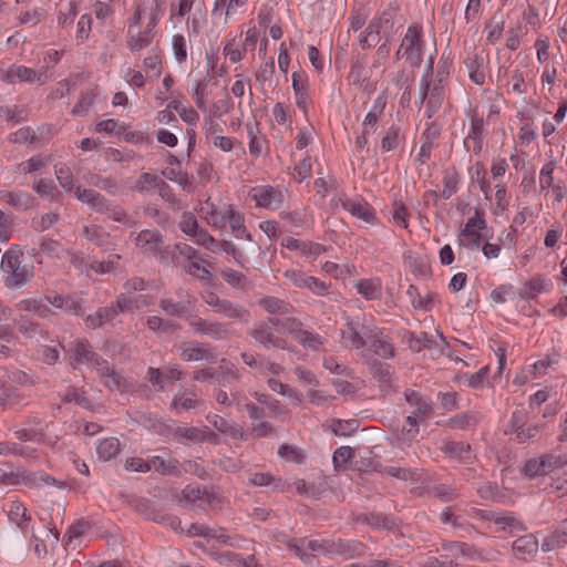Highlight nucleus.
<instances>
[{
    "mask_svg": "<svg viewBox=\"0 0 567 567\" xmlns=\"http://www.w3.org/2000/svg\"><path fill=\"white\" fill-rule=\"evenodd\" d=\"M460 175L456 169H446L443 177V189L440 194L435 190L431 192L433 196H440L444 199L451 198L458 189Z\"/></svg>",
    "mask_w": 567,
    "mask_h": 567,
    "instance_id": "35",
    "label": "nucleus"
},
{
    "mask_svg": "<svg viewBox=\"0 0 567 567\" xmlns=\"http://www.w3.org/2000/svg\"><path fill=\"white\" fill-rule=\"evenodd\" d=\"M362 520L377 529L392 530L396 527L395 518L383 514H364Z\"/></svg>",
    "mask_w": 567,
    "mask_h": 567,
    "instance_id": "41",
    "label": "nucleus"
},
{
    "mask_svg": "<svg viewBox=\"0 0 567 567\" xmlns=\"http://www.w3.org/2000/svg\"><path fill=\"white\" fill-rule=\"evenodd\" d=\"M427 493L444 503L451 502L458 496L456 489L446 484H435L429 487Z\"/></svg>",
    "mask_w": 567,
    "mask_h": 567,
    "instance_id": "55",
    "label": "nucleus"
},
{
    "mask_svg": "<svg viewBox=\"0 0 567 567\" xmlns=\"http://www.w3.org/2000/svg\"><path fill=\"white\" fill-rule=\"evenodd\" d=\"M373 338H368L367 344L374 354L384 359L394 357V347L391 341L383 336V331L377 327L372 328Z\"/></svg>",
    "mask_w": 567,
    "mask_h": 567,
    "instance_id": "17",
    "label": "nucleus"
},
{
    "mask_svg": "<svg viewBox=\"0 0 567 567\" xmlns=\"http://www.w3.org/2000/svg\"><path fill=\"white\" fill-rule=\"evenodd\" d=\"M121 256L117 254L111 255L107 260L99 261L94 260L89 264V269L95 274H107L118 269Z\"/></svg>",
    "mask_w": 567,
    "mask_h": 567,
    "instance_id": "49",
    "label": "nucleus"
},
{
    "mask_svg": "<svg viewBox=\"0 0 567 567\" xmlns=\"http://www.w3.org/2000/svg\"><path fill=\"white\" fill-rule=\"evenodd\" d=\"M221 278L231 287L238 289H245L248 284L247 277L238 271L230 268H227L221 271Z\"/></svg>",
    "mask_w": 567,
    "mask_h": 567,
    "instance_id": "57",
    "label": "nucleus"
},
{
    "mask_svg": "<svg viewBox=\"0 0 567 567\" xmlns=\"http://www.w3.org/2000/svg\"><path fill=\"white\" fill-rule=\"evenodd\" d=\"M114 303L120 312H131L147 305L144 296H133L127 291L120 293Z\"/></svg>",
    "mask_w": 567,
    "mask_h": 567,
    "instance_id": "34",
    "label": "nucleus"
},
{
    "mask_svg": "<svg viewBox=\"0 0 567 567\" xmlns=\"http://www.w3.org/2000/svg\"><path fill=\"white\" fill-rule=\"evenodd\" d=\"M370 371L383 393H390L392 389L391 365L379 360H373L370 364Z\"/></svg>",
    "mask_w": 567,
    "mask_h": 567,
    "instance_id": "24",
    "label": "nucleus"
},
{
    "mask_svg": "<svg viewBox=\"0 0 567 567\" xmlns=\"http://www.w3.org/2000/svg\"><path fill=\"white\" fill-rule=\"evenodd\" d=\"M167 109L176 111L181 118L188 125H196L199 120V114L192 106H186L178 100H172L167 104Z\"/></svg>",
    "mask_w": 567,
    "mask_h": 567,
    "instance_id": "43",
    "label": "nucleus"
},
{
    "mask_svg": "<svg viewBox=\"0 0 567 567\" xmlns=\"http://www.w3.org/2000/svg\"><path fill=\"white\" fill-rule=\"evenodd\" d=\"M365 546L359 540L336 539L334 556L344 558L361 557L364 554Z\"/></svg>",
    "mask_w": 567,
    "mask_h": 567,
    "instance_id": "32",
    "label": "nucleus"
},
{
    "mask_svg": "<svg viewBox=\"0 0 567 567\" xmlns=\"http://www.w3.org/2000/svg\"><path fill=\"white\" fill-rule=\"evenodd\" d=\"M207 421L220 433L230 436L233 440H243V429L234 422H229L218 414L207 415Z\"/></svg>",
    "mask_w": 567,
    "mask_h": 567,
    "instance_id": "28",
    "label": "nucleus"
},
{
    "mask_svg": "<svg viewBox=\"0 0 567 567\" xmlns=\"http://www.w3.org/2000/svg\"><path fill=\"white\" fill-rule=\"evenodd\" d=\"M442 549L452 553V555L466 556L471 559L483 560V553L474 545L464 542L449 540L442 543Z\"/></svg>",
    "mask_w": 567,
    "mask_h": 567,
    "instance_id": "27",
    "label": "nucleus"
},
{
    "mask_svg": "<svg viewBox=\"0 0 567 567\" xmlns=\"http://www.w3.org/2000/svg\"><path fill=\"white\" fill-rule=\"evenodd\" d=\"M205 336L214 340H226L229 338L230 331L224 322L208 321Z\"/></svg>",
    "mask_w": 567,
    "mask_h": 567,
    "instance_id": "58",
    "label": "nucleus"
},
{
    "mask_svg": "<svg viewBox=\"0 0 567 567\" xmlns=\"http://www.w3.org/2000/svg\"><path fill=\"white\" fill-rule=\"evenodd\" d=\"M482 416L476 411H466L454 415L447 421V426L458 430H472L478 425Z\"/></svg>",
    "mask_w": 567,
    "mask_h": 567,
    "instance_id": "31",
    "label": "nucleus"
},
{
    "mask_svg": "<svg viewBox=\"0 0 567 567\" xmlns=\"http://www.w3.org/2000/svg\"><path fill=\"white\" fill-rule=\"evenodd\" d=\"M182 375L183 372L177 365H166L162 369L150 367L145 379L156 391H163L166 382L181 380Z\"/></svg>",
    "mask_w": 567,
    "mask_h": 567,
    "instance_id": "7",
    "label": "nucleus"
},
{
    "mask_svg": "<svg viewBox=\"0 0 567 567\" xmlns=\"http://www.w3.org/2000/svg\"><path fill=\"white\" fill-rule=\"evenodd\" d=\"M23 252L18 245H12L2 257V269L9 275L7 286L16 288L29 282L33 278V266L23 264Z\"/></svg>",
    "mask_w": 567,
    "mask_h": 567,
    "instance_id": "1",
    "label": "nucleus"
},
{
    "mask_svg": "<svg viewBox=\"0 0 567 567\" xmlns=\"http://www.w3.org/2000/svg\"><path fill=\"white\" fill-rule=\"evenodd\" d=\"M135 245L144 252L155 255L164 245L163 235L157 229H145L138 233Z\"/></svg>",
    "mask_w": 567,
    "mask_h": 567,
    "instance_id": "13",
    "label": "nucleus"
},
{
    "mask_svg": "<svg viewBox=\"0 0 567 567\" xmlns=\"http://www.w3.org/2000/svg\"><path fill=\"white\" fill-rule=\"evenodd\" d=\"M372 326L359 318H347L344 329L341 330V341L346 348L361 349L367 344L368 338H373Z\"/></svg>",
    "mask_w": 567,
    "mask_h": 567,
    "instance_id": "3",
    "label": "nucleus"
},
{
    "mask_svg": "<svg viewBox=\"0 0 567 567\" xmlns=\"http://www.w3.org/2000/svg\"><path fill=\"white\" fill-rule=\"evenodd\" d=\"M336 539H321V540H309L306 545V549L311 551L321 553L329 556H334Z\"/></svg>",
    "mask_w": 567,
    "mask_h": 567,
    "instance_id": "60",
    "label": "nucleus"
},
{
    "mask_svg": "<svg viewBox=\"0 0 567 567\" xmlns=\"http://www.w3.org/2000/svg\"><path fill=\"white\" fill-rule=\"evenodd\" d=\"M403 340L414 352H420L424 348L431 349L434 343L433 339L426 332H420L416 334L411 331H405Z\"/></svg>",
    "mask_w": 567,
    "mask_h": 567,
    "instance_id": "36",
    "label": "nucleus"
},
{
    "mask_svg": "<svg viewBox=\"0 0 567 567\" xmlns=\"http://www.w3.org/2000/svg\"><path fill=\"white\" fill-rule=\"evenodd\" d=\"M404 396L408 403L415 406L414 412L420 414L422 419L430 416L432 412V406L430 402L424 400L419 392L405 391Z\"/></svg>",
    "mask_w": 567,
    "mask_h": 567,
    "instance_id": "44",
    "label": "nucleus"
},
{
    "mask_svg": "<svg viewBox=\"0 0 567 567\" xmlns=\"http://www.w3.org/2000/svg\"><path fill=\"white\" fill-rule=\"evenodd\" d=\"M198 404L197 395L192 390L179 391L175 394L172 408L178 410L179 408L189 411L195 409Z\"/></svg>",
    "mask_w": 567,
    "mask_h": 567,
    "instance_id": "47",
    "label": "nucleus"
},
{
    "mask_svg": "<svg viewBox=\"0 0 567 567\" xmlns=\"http://www.w3.org/2000/svg\"><path fill=\"white\" fill-rule=\"evenodd\" d=\"M278 324L279 319L270 317L267 320L255 322L252 328L247 331V334L265 349H287L286 340L275 333L274 327Z\"/></svg>",
    "mask_w": 567,
    "mask_h": 567,
    "instance_id": "2",
    "label": "nucleus"
},
{
    "mask_svg": "<svg viewBox=\"0 0 567 567\" xmlns=\"http://www.w3.org/2000/svg\"><path fill=\"white\" fill-rule=\"evenodd\" d=\"M447 76V72L442 69H439L435 76V82L433 87L431 89L430 97L426 104V111L429 112L427 116L431 117L433 113H435L443 103L444 99V83Z\"/></svg>",
    "mask_w": 567,
    "mask_h": 567,
    "instance_id": "15",
    "label": "nucleus"
},
{
    "mask_svg": "<svg viewBox=\"0 0 567 567\" xmlns=\"http://www.w3.org/2000/svg\"><path fill=\"white\" fill-rule=\"evenodd\" d=\"M121 451V443L116 437H106L100 441L96 453L100 460L106 462L115 457Z\"/></svg>",
    "mask_w": 567,
    "mask_h": 567,
    "instance_id": "37",
    "label": "nucleus"
},
{
    "mask_svg": "<svg viewBox=\"0 0 567 567\" xmlns=\"http://www.w3.org/2000/svg\"><path fill=\"white\" fill-rule=\"evenodd\" d=\"M422 49V27L412 24L408 28L401 42V50H403L402 58L405 59L412 68H417L423 61Z\"/></svg>",
    "mask_w": 567,
    "mask_h": 567,
    "instance_id": "4",
    "label": "nucleus"
},
{
    "mask_svg": "<svg viewBox=\"0 0 567 567\" xmlns=\"http://www.w3.org/2000/svg\"><path fill=\"white\" fill-rule=\"evenodd\" d=\"M60 219V215L58 213L51 212L43 214L39 218H34L32 220V227L34 230L39 233H43L51 228L54 224H56Z\"/></svg>",
    "mask_w": 567,
    "mask_h": 567,
    "instance_id": "61",
    "label": "nucleus"
},
{
    "mask_svg": "<svg viewBox=\"0 0 567 567\" xmlns=\"http://www.w3.org/2000/svg\"><path fill=\"white\" fill-rule=\"evenodd\" d=\"M357 288L359 293L367 299H375L380 295V282L374 279L360 280Z\"/></svg>",
    "mask_w": 567,
    "mask_h": 567,
    "instance_id": "59",
    "label": "nucleus"
},
{
    "mask_svg": "<svg viewBox=\"0 0 567 567\" xmlns=\"http://www.w3.org/2000/svg\"><path fill=\"white\" fill-rule=\"evenodd\" d=\"M43 128H39L38 132L31 130L30 127H22L17 132L12 133L9 137L10 142L23 144V143H34L35 141L42 138Z\"/></svg>",
    "mask_w": 567,
    "mask_h": 567,
    "instance_id": "48",
    "label": "nucleus"
},
{
    "mask_svg": "<svg viewBox=\"0 0 567 567\" xmlns=\"http://www.w3.org/2000/svg\"><path fill=\"white\" fill-rule=\"evenodd\" d=\"M73 361L72 365L86 364L92 367L101 355L96 353L91 343L86 339L76 340L73 348Z\"/></svg>",
    "mask_w": 567,
    "mask_h": 567,
    "instance_id": "16",
    "label": "nucleus"
},
{
    "mask_svg": "<svg viewBox=\"0 0 567 567\" xmlns=\"http://www.w3.org/2000/svg\"><path fill=\"white\" fill-rule=\"evenodd\" d=\"M538 539L533 534L518 537L513 543V553L518 559L527 560L538 551Z\"/></svg>",
    "mask_w": 567,
    "mask_h": 567,
    "instance_id": "20",
    "label": "nucleus"
},
{
    "mask_svg": "<svg viewBox=\"0 0 567 567\" xmlns=\"http://www.w3.org/2000/svg\"><path fill=\"white\" fill-rule=\"evenodd\" d=\"M75 197L95 213L103 214L110 210V200L94 189L76 186Z\"/></svg>",
    "mask_w": 567,
    "mask_h": 567,
    "instance_id": "9",
    "label": "nucleus"
},
{
    "mask_svg": "<svg viewBox=\"0 0 567 567\" xmlns=\"http://www.w3.org/2000/svg\"><path fill=\"white\" fill-rule=\"evenodd\" d=\"M542 461V471L545 475L549 474L555 470L563 468L567 465V455L566 454H555L548 453L540 456Z\"/></svg>",
    "mask_w": 567,
    "mask_h": 567,
    "instance_id": "45",
    "label": "nucleus"
},
{
    "mask_svg": "<svg viewBox=\"0 0 567 567\" xmlns=\"http://www.w3.org/2000/svg\"><path fill=\"white\" fill-rule=\"evenodd\" d=\"M27 512L28 511L22 503L14 501L11 502L8 517L12 523H16L18 527L24 530L28 527V523L31 519Z\"/></svg>",
    "mask_w": 567,
    "mask_h": 567,
    "instance_id": "42",
    "label": "nucleus"
},
{
    "mask_svg": "<svg viewBox=\"0 0 567 567\" xmlns=\"http://www.w3.org/2000/svg\"><path fill=\"white\" fill-rule=\"evenodd\" d=\"M505 20L502 10L496 11L485 24L487 32L486 41L491 44L496 43L504 31Z\"/></svg>",
    "mask_w": 567,
    "mask_h": 567,
    "instance_id": "33",
    "label": "nucleus"
},
{
    "mask_svg": "<svg viewBox=\"0 0 567 567\" xmlns=\"http://www.w3.org/2000/svg\"><path fill=\"white\" fill-rule=\"evenodd\" d=\"M169 433L182 444L199 443L206 439V432L194 426H176L171 429Z\"/></svg>",
    "mask_w": 567,
    "mask_h": 567,
    "instance_id": "26",
    "label": "nucleus"
},
{
    "mask_svg": "<svg viewBox=\"0 0 567 567\" xmlns=\"http://www.w3.org/2000/svg\"><path fill=\"white\" fill-rule=\"evenodd\" d=\"M252 198L258 207L278 209L282 205L284 194L272 186H261L254 188Z\"/></svg>",
    "mask_w": 567,
    "mask_h": 567,
    "instance_id": "8",
    "label": "nucleus"
},
{
    "mask_svg": "<svg viewBox=\"0 0 567 567\" xmlns=\"http://www.w3.org/2000/svg\"><path fill=\"white\" fill-rule=\"evenodd\" d=\"M380 24V30L384 39L391 40L394 33V14L391 11H384L380 17L375 18Z\"/></svg>",
    "mask_w": 567,
    "mask_h": 567,
    "instance_id": "62",
    "label": "nucleus"
},
{
    "mask_svg": "<svg viewBox=\"0 0 567 567\" xmlns=\"http://www.w3.org/2000/svg\"><path fill=\"white\" fill-rule=\"evenodd\" d=\"M544 430L543 424H530L525 425L517 433H515V440L519 444L526 443L528 440L536 437Z\"/></svg>",
    "mask_w": 567,
    "mask_h": 567,
    "instance_id": "64",
    "label": "nucleus"
},
{
    "mask_svg": "<svg viewBox=\"0 0 567 567\" xmlns=\"http://www.w3.org/2000/svg\"><path fill=\"white\" fill-rule=\"evenodd\" d=\"M82 234L87 240L99 247L106 245L110 240V234L102 226L97 225L84 226Z\"/></svg>",
    "mask_w": 567,
    "mask_h": 567,
    "instance_id": "46",
    "label": "nucleus"
},
{
    "mask_svg": "<svg viewBox=\"0 0 567 567\" xmlns=\"http://www.w3.org/2000/svg\"><path fill=\"white\" fill-rule=\"evenodd\" d=\"M216 499V495L209 492L206 487H200L195 484H189L182 489L177 497L178 504L190 511L204 509L206 506L212 505Z\"/></svg>",
    "mask_w": 567,
    "mask_h": 567,
    "instance_id": "5",
    "label": "nucleus"
},
{
    "mask_svg": "<svg viewBox=\"0 0 567 567\" xmlns=\"http://www.w3.org/2000/svg\"><path fill=\"white\" fill-rule=\"evenodd\" d=\"M216 373V382L224 386L231 384L233 382H238L241 378V374L237 369H225L223 367H218Z\"/></svg>",
    "mask_w": 567,
    "mask_h": 567,
    "instance_id": "63",
    "label": "nucleus"
},
{
    "mask_svg": "<svg viewBox=\"0 0 567 567\" xmlns=\"http://www.w3.org/2000/svg\"><path fill=\"white\" fill-rule=\"evenodd\" d=\"M63 247L60 241L49 237H42L40 239L39 254L45 255L50 258L60 259Z\"/></svg>",
    "mask_w": 567,
    "mask_h": 567,
    "instance_id": "50",
    "label": "nucleus"
},
{
    "mask_svg": "<svg viewBox=\"0 0 567 567\" xmlns=\"http://www.w3.org/2000/svg\"><path fill=\"white\" fill-rule=\"evenodd\" d=\"M442 451L450 457L457 460L461 463L471 464L475 457L472 454V447L470 444L464 442H446L442 447Z\"/></svg>",
    "mask_w": 567,
    "mask_h": 567,
    "instance_id": "25",
    "label": "nucleus"
},
{
    "mask_svg": "<svg viewBox=\"0 0 567 567\" xmlns=\"http://www.w3.org/2000/svg\"><path fill=\"white\" fill-rule=\"evenodd\" d=\"M217 315L243 324L248 323L251 319L250 311L247 308L228 299L224 300Z\"/></svg>",
    "mask_w": 567,
    "mask_h": 567,
    "instance_id": "19",
    "label": "nucleus"
},
{
    "mask_svg": "<svg viewBox=\"0 0 567 567\" xmlns=\"http://www.w3.org/2000/svg\"><path fill=\"white\" fill-rule=\"evenodd\" d=\"M296 341L303 348L312 351H317L323 344V340L319 334L312 333L308 330H305L303 332L297 331Z\"/></svg>",
    "mask_w": 567,
    "mask_h": 567,
    "instance_id": "54",
    "label": "nucleus"
},
{
    "mask_svg": "<svg viewBox=\"0 0 567 567\" xmlns=\"http://www.w3.org/2000/svg\"><path fill=\"white\" fill-rule=\"evenodd\" d=\"M0 202H3L17 210H27L32 206L33 197L22 190H0Z\"/></svg>",
    "mask_w": 567,
    "mask_h": 567,
    "instance_id": "23",
    "label": "nucleus"
},
{
    "mask_svg": "<svg viewBox=\"0 0 567 567\" xmlns=\"http://www.w3.org/2000/svg\"><path fill=\"white\" fill-rule=\"evenodd\" d=\"M341 206L352 216L362 219L365 223L373 224L377 219L373 207L367 202H355L353 199L346 198L341 199Z\"/></svg>",
    "mask_w": 567,
    "mask_h": 567,
    "instance_id": "18",
    "label": "nucleus"
},
{
    "mask_svg": "<svg viewBox=\"0 0 567 567\" xmlns=\"http://www.w3.org/2000/svg\"><path fill=\"white\" fill-rule=\"evenodd\" d=\"M154 37H155L154 33H150V31H145V30L143 32H137V33L131 32L128 41H127V45L131 49V51H133V52L141 51L152 43Z\"/></svg>",
    "mask_w": 567,
    "mask_h": 567,
    "instance_id": "51",
    "label": "nucleus"
},
{
    "mask_svg": "<svg viewBox=\"0 0 567 567\" xmlns=\"http://www.w3.org/2000/svg\"><path fill=\"white\" fill-rule=\"evenodd\" d=\"M19 308L23 311L33 312L40 318H49L54 312L42 299H24L19 302Z\"/></svg>",
    "mask_w": 567,
    "mask_h": 567,
    "instance_id": "40",
    "label": "nucleus"
},
{
    "mask_svg": "<svg viewBox=\"0 0 567 567\" xmlns=\"http://www.w3.org/2000/svg\"><path fill=\"white\" fill-rule=\"evenodd\" d=\"M17 326L19 332L30 339L35 338L37 336H41L43 333V329L40 323L32 321L23 316H21L20 319L17 320Z\"/></svg>",
    "mask_w": 567,
    "mask_h": 567,
    "instance_id": "52",
    "label": "nucleus"
},
{
    "mask_svg": "<svg viewBox=\"0 0 567 567\" xmlns=\"http://www.w3.org/2000/svg\"><path fill=\"white\" fill-rule=\"evenodd\" d=\"M258 305L268 313L286 315L292 309L291 305L272 296H267L258 301Z\"/></svg>",
    "mask_w": 567,
    "mask_h": 567,
    "instance_id": "39",
    "label": "nucleus"
},
{
    "mask_svg": "<svg viewBox=\"0 0 567 567\" xmlns=\"http://www.w3.org/2000/svg\"><path fill=\"white\" fill-rule=\"evenodd\" d=\"M150 466L162 475H171L179 477L183 473L181 463L171 456H152L150 457Z\"/></svg>",
    "mask_w": 567,
    "mask_h": 567,
    "instance_id": "21",
    "label": "nucleus"
},
{
    "mask_svg": "<svg viewBox=\"0 0 567 567\" xmlns=\"http://www.w3.org/2000/svg\"><path fill=\"white\" fill-rule=\"evenodd\" d=\"M55 176L60 186L68 193L74 192L76 186H74L73 174L70 167L65 164L55 166Z\"/></svg>",
    "mask_w": 567,
    "mask_h": 567,
    "instance_id": "53",
    "label": "nucleus"
},
{
    "mask_svg": "<svg viewBox=\"0 0 567 567\" xmlns=\"http://www.w3.org/2000/svg\"><path fill=\"white\" fill-rule=\"evenodd\" d=\"M92 368L96 370L106 388L110 390H120L122 388L123 378L114 371L109 361L104 358L101 357Z\"/></svg>",
    "mask_w": 567,
    "mask_h": 567,
    "instance_id": "14",
    "label": "nucleus"
},
{
    "mask_svg": "<svg viewBox=\"0 0 567 567\" xmlns=\"http://www.w3.org/2000/svg\"><path fill=\"white\" fill-rule=\"evenodd\" d=\"M6 80L10 83L28 82L31 84H44L48 81L47 70L38 72L24 65H11L6 73Z\"/></svg>",
    "mask_w": 567,
    "mask_h": 567,
    "instance_id": "6",
    "label": "nucleus"
},
{
    "mask_svg": "<svg viewBox=\"0 0 567 567\" xmlns=\"http://www.w3.org/2000/svg\"><path fill=\"white\" fill-rule=\"evenodd\" d=\"M452 509L453 507L449 506L442 511L440 514L442 524H450L454 530L458 532V537H470L473 534L482 535L473 524L462 519V517L456 515Z\"/></svg>",
    "mask_w": 567,
    "mask_h": 567,
    "instance_id": "10",
    "label": "nucleus"
},
{
    "mask_svg": "<svg viewBox=\"0 0 567 567\" xmlns=\"http://www.w3.org/2000/svg\"><path fill=\"white\" fill-rule=\"evenodd\" d=\"M120 313L115 303L99 308L94 315H90L85 319V323L91 329L102 327L104 323L112 321Z\"/></svg>",
    "mask_w": 567,
    "mask_h": 567,
    "instance_id": "29",
    "label": "nucleus"
},
{
    "mask_svg": "<svg viewBox=\"0 0 567 567\" xmlns=\"http://www.w3.org/2000/svg\"><path fill=\"white\" fill-rule=\"evenodd\" d=\"M181 355L186 361H215L216 354L208 344L199 342H184L179 347Z\"/></svg>",
    "mask_w": 567,
    "mask_h": 567,
    "instance_id": "11",
    "label": "nucleus"
},
{
    "mask_svg": "<svg viewBox=\"0 0 567 567\" xmlns=\"http://www.w3.org/2000/svg\"><path fill=\"white\" fill-rule=\"evenodd\" d=\"M84 179L87 184L105 190L111 195H116L118 193L120 185L117 181L112 177H102L101 175L90 173L84 176Z\"/></svg>",
    "mask_w": 567,
    "mask_h": 567,
    "instance_id": "38",
    "label": "nucleus"
},
{
    "mask_svg": "<svg viewBox=\"0 0 567 567\" xmlns=\"http://www.w3.org/2000/svg\"><path fill=\"white\" fill-rule=\"evenodd\" d=\"M178 295L181 299L177 301L172 298L161 299L159 307L166 315L174 317H187L192 306L190 296L185 290H181Z\"/></svg>",
    "mask_w": 567,
    "mask_h": 567,
    "instance_id": "12",
    "label": "nucleus"
},
{
    "mask_svg": "<svg viewBox=\"0 0 567 567\" xmlns=\"http://www.w3.org/2000/svg\"><path fill=\"white\" fill-rule=\"evenodd\" d=\"M228 224L233 235L237 239L245 238L249 241L252 240L251 235L245 226V217L241 213L235 210L233 205H228Z\"/></svg>",
    "mask_w": 567,
    "mask_h": 567,
    "instance_id": "30",
    "label": "nucleus"
},
{
    "mask_svg": "<svg viewBox=\"0 0 567 567\" xmlns=\"http://www.w3.org/2000/svg\"><path fill=\"white\" fill-rule=\"evenodd\" d=\"M432 69H433V59L430 58L427 70L422 75L421 81H420L419 97L416 101V103L419 104V107H421V105L424 103V101L427 99V96L430 97Z\"/></svg>",
    "mask_w": 567,
    "mask_h": 567,
    "instance_id": "56",
    "label": "nucleus"
},
{
    "mask_svg": "<svg viewBox=\"0 0 567 567\" xmlns=\"http://www.w3.org/2000/svg\"><path fill=\"white\" fill-rule=\"evenodd\" d=\"M489 523H494L497 525L496 532H505L507 528L516 529V530H525V526L522 520H519L515 515L511 512L504 511H492L488 517Z\"/></svg>",
    "mask_w": 567,
    "mask_h": 567,
    "instance_id": "22",
    "label": "nucleus"
}]
</instances>
